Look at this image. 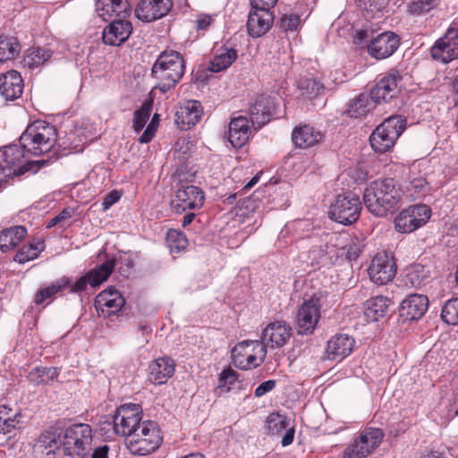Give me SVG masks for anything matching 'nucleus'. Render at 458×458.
Instances as JSON below:
<instances>
[{"label": "nucleus", "mask_w": 458, "mask_h": 458, "mask_svg": "<svg viewBox=\"0 0 458 458\" xmlns=\"http://www.w3.org/2000/svg\"><path fill=\"white\" fill-rule=\"evenodd\" d=\"M277 0H250L252 8L269 10L275 6Z\"/></svg>", "instance_id": "61"}, {"label": "nucleus", "mask_w": 458, "mask_h": 458, "mask_svg": "<svg viewBox=\"0 0 458 458\" xmlns=\"http://www.w3.org/2000/svg\"><path fill=\"white\" fill-rule=\"evenodd\" d=\"M431 216V209L424 204L410 206L402 210L394 219L395 230L410 233L424 225Z\"/></svg>", "instance_id": "9"}, {"label": "nucleus", "mask_w": 458, "mask_h": 458, "mask_svg": "<svg viewBox=\"0 0 458 458\" xmlns=\"http://www.w3.org/2000/svg\"><path fill=\"white\" fill-rule=\"evenodd\" d=\"M125 304V300L122 294L114 287L98 293L95 299V306L98 311L104 317H110L116 314Z\"/></svg>", "instance_id": "23"}, {"label": "nucleus", "mask_w": 458, "mask_h": 458, "mask_svg": "<svg viewBox=\"0 0 458 458\" xmlns=\"http://www.w3.org/2000/svg\"><path fill=\"white\" fill-rule=\"evenodd\" d=\"M214 19L211 15L208 14H200L197 17L195 23L196 29L198 30H207L210 24L213 22Z\"/></svg>", "instance_id": "59"}, {"label": "nucleus", "mask_w": 458, "mask_h": 458, "mask_svg": "<svg viewBox=\"0 0 458 458\" xmlns=\"http://www.w3.org/2000/svg\"><path fill=\"white\" fill-rule=\"evenodd\" d=\"M320 302L315 296L304 301L296 315V329L299 335L313 334L320 318Z\"/></svg>", "instance_id": "14"}, {"label": "nucleus", "mask_w": 458, "mask_h": 458, "mask_svg": "<svg viewBox=\"0 0 458 458\" xmlns=\"http://www.w3.org/2000/svg\"><path fill=\"white\" fill-rule=\"evenodd\" d=\"M339 238L343 242H345V244L339 248L337 255L345 257L348 260L356 259L361 252L360 244L353 242L347 234L340 236Z\"/></svg>", "instance_id": "45"}, {"label": "nucleus", "mask_w": 458, "mask_h": 458, "mask_svg": "<svg viewBox=\"0 0 458 458\" xmlns=\"http://www.w3.org/2000/svg\"><path fill=\"white\" fill-rule=\"evenodd\" d=\"M173 7L171 0H141L135 8V16L143 22H151L165 16Z\"/></svg>", "instance_id": "20"}, {"label": "nucleus", "mask_w": 458, "mask_h": 458, "mask_svg": "<svg viewBox=\"0 0 458 458\" xmlns=\"http://www.w3.org/2000/svg\"><path fill=\"white\" fill-rule=\"evenodd\" d=\"M406 128V119L402 115H392L385 119L371 133L370 145L379 153H385L394 147L396 140Z\"/></svg>", "instance_id": "5"}, {"label": "nucleus", "mask_w": 458, "mask_h": 458, "mask_svg": "<svg viewBox=\"0 0 458 458\" xmlns=\"http://www.w3.org/2000/svg\"><path fill=\"white\" fill-rule=\"evenodd\" d=\"M61 437L62 428L56 425L49 427L38 437L33 446L34 453L37 455L53 458L63 445Z\"/></svg>", "instance_id": "19"}, {"label": "nucleus", "mask_w": 458, "mask_h": 458, "mask_svg": "<svg viewBox=\"0 0 458 458\" xmlns=\"http://www.w3.org/2000/svg\"><path fill=\"white\" fill-rule=\"evenodd\" d=\"M369 37H370V35L368 30H357L354 35V42L356 44L366 43L369 40H370Z\"/></svg>", "instance_id": "62"}, {"label": "nucleus", "mask_w": 458, "mask_h": 458, "mask_svg": "<svg viewBox=\"0 0 458 458\" xmlns=\"http://www.w3.org/2000/svg\"><path fill=\"white\" fill-rule=\"evenodd\" d=\"M202 115V107L199 101L189 100L180 106L175 113L174 122L178 128L187 131L199 123Z\"/></svg>", "instance_id": "27"}, {"label": "nucleus", "mask_w": 458, "mask_h": 458, "mask_svg": "<svg viewBox=\"0 0 458 458\" xmlns=\"http://www.w3.org/2000/svg\"><path fill=\"white\" fill-rule=\"evenodd\" d=\"M56 140L57 132L54 125L45 121H35L28 125L19 139L21 147L10 145L0 150V184L12 176H19L27 172L37 173L49 160L27 161L20 165L25 153L33 156L47 153Z\"/></svg>", "instance_id": "1"}, {"label": "nucleus", "mask_w": 458, "mask_h": 458, "mask_svg": "<svg viewBox=\"0 0 458 458\" xmlns=\"http://www.w3.org/2000/svg\"><path fill=\"white\" fill-rule=\"evenodd\" d=\"M293 334L292 327L284 321H275L269 323L263 330L262 340L265 346L279 348L286 344Z\"/></svg>", "instance_id": "22"}, {"label": "nucleus", "mask_w": 458, "mask_h": 458, "mask_svg": "<svg viewBox=\"0 0 458 458\" xmlns=\"http://www.w3.org/2000/svg\"><path fill=\"white\" fill-rule=\"evenodd\" d=\"M141 408L135 403L120 406L113 419L114 430L116 434L131 437L136 428L141 425Z\"/></svg>", "instance_id": "11"}, {"label": "nucleus", "mask_w": 458, "mask_h": 458, "mask_svg": "<svg viewBox=\"0 0 458 458\" xmlns=\"http://www.w3.org/2000/svg\"><path fill=\"white\" fill-rule=\"evenodd\" d=\"M121 196L118 191H113L109 192L102 202L103 209L107 210L111 206L120 199Z\"/></svg>", "instance_id": "60"}, {"label": "nucleus", "mask_w": 458, "mask_h": 458, "mask_svg": "<svg viewBox=\"0 0 458 458\" xmlns=\"http://www.w3.org/2000/svg\"><path fill=\"white\" fill-rule=\"evenodd\" d=\"M204 199V192L199 187L182 185L176 191L171 206L176 213H182L187 209L199 208L203 205Z\"/></svg>", "instance_id": "17"}, {"label": "nucleus", "mask_w": 458, "mask_h": 458, "mask_svg": "<svg viewBox=\"0 0 458 458\" xmlns=\"http://www.w3.org/2000/svg\"><path fill=\"white\" fill-rule=\"evenodd\" d=\"M163 437L158 425L152 420H144L131 437L125 439L129 452L144 456L155 452L162 444Z\"/></svg>", "instance_id": "4"}, {"label": "nucleus", "mask_w": 458, "mask_h": 458, "mask_svg": "<svg viewBox=\"0 0 458 458\" xmlns=\"http://www.w3.org/2000/svg\"><path fill=\"white\" fill-rule=\"evenodd\" d=\"M185 69V61L179 52L163 51L151 68V76L156 81L154 89L162 93L174 89L183 77Z\"/></svg>", "instance_id": "3"}, {"label": "nucleus", "mask_w": 458, "mask_h": 458, "mask_svg": "<svg viewBox=\"0 0 458 458\" xmlns=\"http://www.w3.org/2000/svg\"><path fill=\"white\" fill-rule=\"evenodd\" d=\"M294 433L295 430L293 428H290L286 430L281 441L283 446H287L293 443Z\"/></svg>", "instance_id": "63"}, {"label": "nucleus", "mask_w": 458, "mask_h": 458, "mask_svg": "<svg viewBox=\"0 0 458 458\" xmlns=\"http://www.w3.org/2000/svg\"><path fill=\"white\" fill-rule=\"evenodd\" d=\"M355 341L347 334H338L327 341L326 353L330 360L341 361L353 351Z\"/></svg>", "instance_id": "24"}, {"label": "nucleus", "mask_w": 458, "mask_h": 458, "mask_svg": "<svg viewBox=\"0 0 458 458\" xmlns=\"http://www.w3.org/2000/svg\"><path fill=\"white\" fill-rule=\"evenodd\" d=\"M431 57L435 61L448 64L458 58V29L449 27L430 48Z\"/></svg>", "instance_id": "13"}, {"label": "nucleus", "mask_w": 458, "mask_h": 458, "mask_svg": "<svg viewBox=\"0 0 458 458\" xmlns=\"http://www.w3.org/2000/svg\"><path fill=\"white\" fill-rule=\"evenodd\" d=\"M286 418L279 413H271L267 419V428L271 434H279L286 429Z\"/></svg>", "instance_id": "49"}, {"label": "nucleus", "mask_w": 458, "mask_h": 458, "mask_svg": "<svg viewBox=\"0 0 458 458\" xmlns=\"http://www.w3.org/2000/svg\"><path fill=\"white\" fill-rule=\"evenodd\" d=\"M253 347L247 355L244 361L238 360L237 368L241 369H249L250 368H257L265 360L267 355V348L260 341H253Z\"/></svg>", "instance_id": "36"}, {"label": "nucleus", "mask_w": 458, "mask_h": 458, "mask_svg": "<svg viewBox=\"0 0 458 458\" xmlns=\"http://www.w3.org/2000/svg\"><path fill=\"white\" fill-rule=\"evenodd\" d=\"M300 16L297 14H284L280 21L281 28L285 30H295L300 25Z\"/></svg>", "instance_id": "54"}, {"label": "nucleus", "mask_w": 458, "mask_h": 458, "mask_svg": "<svg viewBox=\"0 0 458 458\" xmlns=\"http://www.w3.org/2000/svg\"><path fill=\"white\" fill-rule=\"evenodd\" d=\"M400 45V38L392 31H385L369 40L368 44L369 54L382 60L391 56Z\"/></svg>", "instance_id": "18"}, {"label": "nucleus", "mask_w": 458, "mask_h": 458, "mask_svg": "<svg viewBox=\"0 0 458 458\" xmlns=\"http://www.w3.org/2000/svg\"><path fill=\"white\" fill-rule=\"evenodd\" d=\"M369 278L377 284H386L392 281L396 274V264L391 253H377L368 268Z\"/></svg>", "instance_id": "12"}, {"label": "nucleus", "mask_w": 458, "mask_h": 458, "mask_svg": "<svg viewBox=\"0 0 458 458\" xmlns=\"http://www.w3.org/2000/svg\"><path fill=\"white\" fill-rule=\"evenodd\" d=\"M298 89L302 97L312 98L320 93L323 86L314 78L305 77L299 81Z\"/></svg>", "instance_id": "44"}, {"label": "nucleus", "mask_w": 458, "mask_h": 458, "mask_svg": "<svg viewBox=\"0 0 458 458\" xmlns=\"http://www.w3.org/2000/svg\"><path fill=\"white\" fill-rule=\"evenodd\" d=\"M250 121L240 115L231 120L228 130V140L234 148H242L250 139L251 131L249 125Z\"/></svg>", "instance_id": "29"}, {"label": "nucleus", "mask_w": 458, "mask_h": 458, "mask_svg": "<svg viewBox=\"0 0 458 458\" xmlns=\"http://www.w3.org/2000/svg\"><path fill=\"white\" fill-rule=\"evenodd\" d=\"M402 75L396 69H391L386 73L378 75L375 85L370 89L373 102L377 104L386 103L395 98L399 93V83Z\"/></svg>", "instance_id": "10"}, {"label": "nucleus", "mask_w": 458, "mask_h": 458, "mask_svg": "<svg viewBox=\"0 0 458 458\" xmlns=\"http://www.w3.org/2000/svg\"><path fill=\"white\" fill-rule=\"evenodd\" d=\"M114 0H97L96 12L103 21H108L114 16Z\"/></svg>", "instance_id": "52"}, {"label": "nucleus", "mask_w": 458, "mask_h": 458, "mask_svg": "<svg viewBox=\"0 0 458 458\" xmlns=\"http://www.w3.org/2000/svg\"><path fill=\"white\" fill-rule=\"evenodd\" d=\"M434 6V0H414L409 4L408 12L412 15H420L429 12Z\"/></svg>", "instance_id": "51"}, {"label": "nucleus", "mask_w": 458, "mask_h": 458, "mask_svg": "<svg viewBox=\"0 0 458 458\" xmlns=\"http://www.w3.org/2000/svg\"><path fill=\"white\" fill-rule=\"evenodd\" d=\"M429 189L428 182L422 176L411 179L406 185V192L413 199L426 196L429 192Z\"/></svg>", "instance_id": "43"}, {"label": "nucleus", "mask_w": 458, "mask_h": 458, "mask_svg": "<svg viewBox=\"0 0 458 458\" xmlns=\"http://www.w3.org/2000/svg\"><path fill=\"white\" fill-rule=\"evenodd\" d=\"M132 32V25L123 19L113 21L103 31L102 38L106 45L120 46L124 43Z\"/></svg>", "instance_id": "28"}, {"label": "nucleus", "mask_w": 458, "mask_h": 458, "mask_svg": "<svg viewBox=\"0 0 458 458\" xmlns=\"http://www.w3.org/2000/svg\"><path fill=\"white\" fill-rule=\"evenodd\" d=\"M21 75L14 70L0 74V96L6 101L18 99L23 92Z\"/></svg>", "instance_id": "26"}, {"label": "nucleus", "mask_w": 458, "mask_h": 458, "mask_svg": "<svg viewBox=\"0 0 458 458\" xmlns=\"http://www.w3.org/2000/svg\"><path fill=\"white\" fill-rule=\"evenodd\" d=\"M166 242L172 252L178 253L187 247L188 241L185 234L177 230H169Z\"/></svg>", "instance_id": "46"}, {"label": "nucleus", "mask_w": 458, "mask_h": 458, "mask_svg": "<svg viewBox=\"0 0 458 458\" xmlns=\"http://www.w3.org/2000/svg\"><path fill=\"white\" fill-rule=\"evenodd\" d=\"M253 341H243L235 345L232 350V359L233 365L237 367L238 360L244 361L249 352L253 347Z\"/></svg>", "instance_id": "50"}, {"label": "nucleus", "mask_w": 458, "mask_h": 458, "mask_svg": "<svg viewBox=\"0 0 458 458\" xmlns=\"http://www.w3.org/2000/svg\"><path fill=\"white\" fill-rule=\"evenodd\" d=\"M401 196L399 185L386 178L371 182L364 190L363 201L370 213L384 217L396 210Z\"/></svg>", "instance_id": "2"}, {"label": "nucleus", "mask_w": 458, "mask_h": 458, "mask_svg": "<svg viewBox=\"0 0 458 458\" xmlns=\"http://www.w3.org/2000/svg\"><path fill=\"white\" fill-rule=\"evenodd\" d=\"M274 16L271 11L252 8L247 21V30L250 36L259 38L266 34L271 28Z\"/></svg>", "instance_id": "25"}, {"label": "nucleus", "mask_w": 458, "mask_h": 458, "mask_svg": "<svg viewBox=\"0 0 458 458\" xmlns=\"http://www.w3.org/2000/svg\"><path fill=\"white\" fill-rule=\"evenodd\" d=\"M441 318L448 325H458V298L451 299L445 303Z\"/></svg>", "instance_id": "48"}, {"label": "nucleus", "mask_w": 458, "mask_h": 458, "mask_svg": "<svg viewBox=\"0 0 458 458\" xmlns=\"http://www.w3.org/2000/svg\"><path fill=\"white\" fill-rule=\"evenodd\" d=\"M391 304V300L382 295L370 298L365 303L364 314L369 320L377 321L387 314Z\"/></svg>", "instance_id": "33"}, {"label": "nucleus", "mask_w": 458, "mask_h": 458, "mask_svg": "<svg viewBox=\"0 0 458 458\" xmlns=\"http://www.w3.org/2000/svg\"><path fill=\"white\" fill-rule=\"evenodd\" d=\"M152 110V102H144L140 109L136 110L133 116V129L136 132H140L145 126L150 116Z\"/></svg>", "instance_id": "47"}, {"label": "nucleus", "mask_w": 458, "mask_h": 458, "mask_svg": "<svg viewBox=\"0 0 458 458\" xmlns=\"http://www.w3.org/2000/svg\"><path fill=\"white\" fill-rule=\"evenodd\" d=\"M59 370L55 367H36L28 375V379L34 385H47L57 379Z\"/></svg>", "instance_id": "39"}, {"label": "nucleus", "mask_w": 458, "mask_h": 458, "mask_svg": "<svg viewBox=\"0 0 458 458\" xmlns=\"http://www.w3.org/2000/svg\"><path fill=\"white\" fill-rule=\"evenodd\" d=\"M276 386V380H267L263 383H261L256 389H255V396L256 397H261L265 395L267 393L273 390Z\"/></svg>", "instance_id": "58"}, {"label": "nucleus", "mask_w": 458, "mask_h": 458, "mask_svg": "<svg viewBox=\"0 0 458 458\" xmlns=\"http://www.w3.org/2000/svg\"><path fill=\"white\" fill-rule=\"evenodd\" d=\"M114 16L125 20L131 13V4L127 0H114Z\"/></svg>", "instance_id": "53"}, {"label": "nucleus", "mask_w": 458, "mask_h": 458, "mask_svg": "<svg viewBox=\"0 0 458 458\" xmlns=\"http://www.w3.org/2000/svg\"><path fill=\"white\" fill-rule=\"evenodd\" d=\"M361 210L360 198L353 193L338 195L331 204L329 217L343 225H351L358 220Z\"/></svg>", "instance_id": "7"}, {"label": "nucleus", "mask_w": 458, "mask_h": 458, "mask_svg": "<svg viewBox=\"0 0 458 458\" xmlns=\"http://www.w3.org/2000/svg\"><path fill=\"white\" fill-rule=\"evenodd\" d=\"M157 122L155 121V119H151L150 123L140 137V141L141 143H148L151 141L157 129Z\"/></svg>", "instance_id": "56"}, {"label": "nucleus", "mask_w": 458, "mask_h": 458, "mask_svg": "<svg viewBox=\"0 0 458 458\" xmlns=\"http://www.w3.org/2000/svg\"><path fill=\"white\" fill-rule=\"evenodd\" d=\"M237 380L236 373L232 369L224 370L219 377L218 387H225L226 385H232Z\"/></svg>", "instance_id": "57"}, {"label": "nucleus", "mask_w": 458, "mask_h": 458, "mask_svg": "<svg viewBox=\"0 0 458 458\" xmlns=\"http://www.w3.org/2000/svg\"><path fill=\"white\" fill-rule=\"evenodd\" d=\"M92 430L84 423L72 424L65 429L63 449L71 458H85L91 450Z\"/></svg>", "instance_id": "6"}, {"label": "nucleus", "mask_w": 458, "mask_h": 458, "mask_svg": "<svg viewBox=\"0 0 458 458\" xmlns=\"http://www.w3.org/2000/svg\"><path fill=\"white\" fill-rule=\"evenodd\" d=\"M324 138L323 133L310 125L296 127L292 133L293 144L301 148H308L320 143Z\"/></svg>", "instance_id": "31"}, {"label": "nucleus", "mask_w": 458, "mask_h": 458, "mask_svg": "<svg viewBox=\"0 0 458 458\" xmlns=\"http://www.w3.org/2000/svg\"><path fill=\"white\" fill-rule=\"evenodd\" d=\"M51 56L52 51L49 48L33 47L26 50L23 56V64L30 69H34L43 65Z\"/></svg>", "instance_id": "37"}, {"label": "nucleus", "mask_w": 458, "mask_h": 458, "mask_svg": "<svg viewBox=\"0 0 458 458\" xmlns=\"http://www.w3.org/2000/svg\"><path fill=\"white\" fill-rule=\"evenodd\" d=\"M21 52L18 39L11 36H0V62L15 58Z\"/></svg>", "instance_id": "40"}, {"label": "nucleus", "mask_w": 458, "mask_h": 458, "mask_svg": "<svg viewBox=\"0 0 458 458\" xmlns=\"http://www.w3.org/2000/svg\"><path fill=\"white\" fill-rule=\"evenodd\" d=\"M428 308V299L422 294H411L399 307V316L403 322L419 320Z\"/></svg>", "instance_id": "21"}, {"label": "nucleus", "mask_w": 458, "mask_h": 458, "mask_svg": "<svg viewBox=\"0 0 458 458\" xmlns=\"http://www.w3.org/2000/svg\"><path fill=\"white\" fill-rule=\"evenodd\" d=\"M27 234V229L22 225L13 226L0 232V250L3 252L15 248Z\"/></svg>", "instance_id": "34"}, {"label": "nucleus", "mask_w": 458, "mask_h": 458, "mask_svg": "<svg viewBox=\"0 0 458 458\" xmlns=\"http://www.w3.org/2000/svg\"><path fill=\"white\" fill-rule=\"evenodd\" d=\"M278 103L271 96L260 95L249 108L250 121L254 131L266 125L276 115Z\"/></svg>", "instance_id": "16"}, {"label": "nucleus", "mask_w": 458, "mask_h": 458, "mask_svg": "<svg viewBox=\"0 0 458 458\" xmlns=\"http://www.w3.org/2000/svg\"><path fill=\"white\" fill-rule=\"evenodd\" d=\"M149 381L155 385H162L166 383L175 370V363L169 357H162L153 360L149 367Z\"/></svg>", "instance_id": "30"}, {"label": "nucleus", "mask_w": 458, "mask_h": 458, "mask_svg": "<svg viewBox=\"0 0 458 458\" xmlns=\"http://www.w3.org/2000/svg\"><path fill=\"white\" fill-rule=\"evenodd\" d=\"M115 266L114 259H109L100 266L89 270L84 276L78 278L74 283L70 279V284L67 288L70 289L72 293H81L87 289L88 284L92 287L99 286L106 281Z\"/></svg>", "instance_id": "15"}, {"label": "nucleus", "mask_w": 458, "mask_h": 458, "mask_svg": "<svg viewBox=\"0 0 458 458\" xmlns=\"http://www.w3.org/2000/svg\"><path fill=\"white\" fill-rule=\"evenodd\" d=\"M359 3L360 7L370 13H375L384 9L387 0H359Z\"/></svg>", "instance_id": "55"}, {"label": "nucleus", "mask_w": 458, "mask_h": 458, "mask_svg": "<svg viewBox=\"0 0 458 458\" xmlns=\"http://www.w3.org/2000/svg\"><path fill=\"white\" fill-rule=\"evenodd\" d=\"M237 58V50L228 46H222L216 49L213 60L209 64L212 72H222L230 67Z\"/></svg>", "instance_id": "32"}, {"label": "nucleus", "mask_w": 458, "mask_h": 458, "mask_svg": "<svg viewBox=\"0 0 458 458\" xmlns=\"http://www.w3.org/2000/svg\"><path fill=\"white\" fill-rule=\"evenodd\" d=\"M70 284V278L62 276L59 279L53 281L49 285L41 287L34 296V303L41 305L46 301L54 297L57 293L66 289Z\"/></svg>", "instance_id": "35"}, {"label": "nucleus", "mask_w": 458, "mask_h": 458, "mask_svg": "<svg viewBox=\"0 0 458 458\" xmlns=\"http://www.w3.org/2000/svg\"><path fill=\"white\" fill-rule=\"evenodd\" d=\"M108 446L103 445L94 450L91 458H108Z\"/></svg>", "instance_id": "64"}, {"label": "nucleus", "mask_w": 458, "mask_h": 458, "mask_svg": "<svg viewBox=\"0 0 458 458\" xmlns=\"http://www.w3.org/2000/svg\"><path fill=\"white\" fill-rule=\"evenodd\" d=\"M19 415L18 412H13L8 406L0 405V434L6 435L13 430L19 424L17 419Z\"/></svg>", "instance_id": "41"}, {"label": "nucleus", "mask_w": 458, "mask_h": 458, "mask_svg": "<svg viewBox=\"0 0 458 458\" xmlns=\"http://www.w3.org/2000/svg\"><path fill=\"white\" fill-rule=\"evenodd\" d=\"M371 96L360 94L348 104L346 114L352 118H360L365 116L372 108Z\"/></svg>", "instance_id": "38"}, {"label": "nucleus", "mask_w": 458, "mask_h": 458, "mask_svg": "<svg viewBox=\"0 0 458 458\" xmlns=\"http://www.w3.org/2000/svg\"><path fill=\"white\" fill-rule=\"evenodd\" d=\"M44 249V242L41 241H38L36 243H30L29 245H24L19 251L16 253L14 257V260L18 263H25L27 261L35 259L38 257V254Z\"/></svg>", "instance_id": "42"}, {"label": "nucleus", "mask_w": 458, "mask_h": 458, "mask_svg": "<svg viewBox=\"0 0 458 458\" xmlns=\"http://www.w3.org/2000/svg\"><path fill=\"white\" fill-rule=\"evenodd\" d=\"M385 434L377 428H367L360 433L344 454V458H365L382 442Z\"/></svg>", "instance_id": "8"}]
</instances>
